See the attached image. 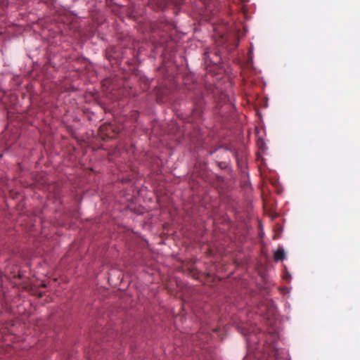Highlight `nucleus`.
<instances>
[{
    "mask_svg": "<svg viewBox=\"0 0 360 360\" xmlns=\"http://www.w3.org/2000/svg\"><path fill=\"white\" fill-rule=\"evenodd\" d=\"M285 252L282 248H278L274 252V258L276 262L282 261L285 259Z\"/></svg>",
    "mask_w": 360,
    "mask_h": 360,
    "instance_id": "obj_3",
    "label": "nucleus"
},
{
    "mask_svg": "<svg viewBox=\"0 0 360 360\" xmlns=\"http://www.w3.org/2000/svg\"><path fill=\"white\" fill-rule=\"evenodd\" d=\"M203 59L205 63L207 66L210 65L212 64H217L220 62V57L216 53H213V56L212 58L210 57V52L206 51L204 53Z\"/></svg>",
    "mask_w": 360,
    "mask_h": 360,
    "instance_id": "obj_1",
    "label": "nucleus"
},
{
    "mask_svg": "<svg viewBox=\"0 0 360 360\" xmlns=\"http://www.w3.org/2000/svg\"><path fill=\"white\" fill-rule=\"evenodd\" d=\"M184 0H158V8L163 10L168 3H172L176 6H179Z\"/></svg>",
    "mask_w": 360,
    "mask_h": 360,
    "instance_id": "obj_2",
    "label": "nucleus"
},
{
    "mask_svg": "<svg viewBox=\"0 0 360 360\" xmlns=\"http://www.w3.org/2000/svg\"><path fill=\"white\" fill-rule=\"evenodd\" d=\"M101 131H103L104 130H111V131H113V129H112V126L109 124V125H103L100 128Z\"/></svg>",
    "mask_w": 360,
    "mask_h": 360,
    "instance_id": "obj_4",
    "label": "nucleus"
}]
</instances>
